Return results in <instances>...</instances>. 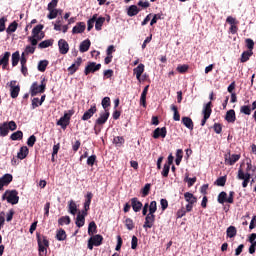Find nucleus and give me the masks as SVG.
Instances as JSON below:
<instances>
[{"label":"nucleus","mask_w":256,"mask_h":256,"mask_svg":"<svg viewBox=\"0 0 256 256\" xmlns=\"http://www.w3.org/2000/svg\"><path fill=\"white\" fill-rule=\"evenodd\" d=\"M5 200L11 205H17L19 203V192L17 190H6L2 195V201Z\"/></svg>","instance_id":"obj_1"},{"label":"nucleus","mask_w":256,"mask_h":256,"mask_svg":"<svg viewBox=\"0 0 256 256\" xmlns=\"http://www.w3.org/2000/svg\"><path fill=\"white\" fill-rule=\"evenodd\" d=\"M46 79L43 78L41 81V85L37 82H34L30 87V95L31 97H35V95H39V93H43L45 89H47Z\"/></svg>","instance_id":"obj_2"},{"label":"nucleus","mask_w":256,"mask_h":256,"mask_svg":"<svg viewBox=\"0 0 256 256\" xmlns=\"http://www.w3.org/2000/svg\"><path fill=\"white\" fill-rule=\"evenodd\" d=\"M235 192L230 191L229 192V197H227V192L222 191L218 194L217 201L220 203V205H224V203H230L233 204L235 203Z\"/></svg>","instance_id":"obj_3"},{"label":"nucleus","mask_w":256,"mask_h":256,"mask_svg":"<svg viewBox=\"0 0 256 256\" xmlns=\"http://www.w3.org/2000/svg\"><path fill=\"white\" fill-rule=\"evenodd\" d=\"M44 28V25L38 24L32 29V36L28 38V41H30L33 47L37 45V37H39V34L43 31Z\"/></svg>","instance_id":"obj_4"},{"label":"nucleus","mask_w":256,"mask_h":256,"mask_svg":"<svg viewBox=\"0 0 256 256\" xmlns=\"http://www.w3.org/2000/svg\"><path fill=\"white\" fill-rule=\"evenodd\" d=\"M103 245V236L101 234L92 235L91 238L88 240V249L93 251V247H99Z\"/></svg>","instance_id":"obj_5"},{"label":"nucleus","mask_w":256,"mask_h":256,"mask_svg":"<svg viewBox=\"0 0 256 256\" xmlns=\"http://www.w3.org/2000/svg\"><path fill=\"white\" fill-rule=\"evenodd\" d=\"M237 179H239L242 182V187L245 189L249 185V182L251 181V173L245 172L242 170V168H239Z\"/></svg>","instance_id":"obj_6"},{"label":"nucleus","mask_w":256,"mask_h":256,"mask_svg":"<svg viewBox=\"0 0 256 256\" xmlns=\"http://www.w3.org/2000/svg\"><path fill=\"white\" fill-rule=\"evenodd\" d=\"M211 107H213V103L211 101L205 104L203 107V119L201 121L202 127H205V123H207V120L209 119V117H211V113H213V109H211Z\"/></svg>","instance_id":"obj_7"},{"label":"nucleus","mask_w":256,"mask_h":256,"mask_svg":"<svg viewBox=\"0 0 256 256\" xmlns=\"http://www.w3.org/2000/svg\"><path fill=\"white\" fill-rule=\"evenodd\" d=\"M10 87V97L12 99H17L21 91V86L17 84L16 80H12L7 84Z\"/></svg>","instance_id":"obj_8"},{"label":"nucleus","mask_w":256,"mask_h":256,"mask_svg":"<svg viewBox=\"0 0 256 256\" xmlns=\"http://www.w3.org/2000/svg\"><path fill=\"white\" fill-rule=\"evenodd\" d=\"M109 115V110H104L101 112L100 116L95 121V129H97V127H103V125H105L109 120Z\"/></svg>","instance_id":"obj_9"},{"label":"nucleus","mask_w":256,"mask_h":256,"mask_svg":"<svg viewBox=\"0 0 256 256\" xmlns=\"http://www.w3.org/2000/svg\"><path fill=\"white\" fill-rule=\"evenodd\" d=\"M101 70V64L96 62H87V65L84 69V75H90V73H97Z\"/></svg>","instance_id":"obj_10"},{"label":"nucleus","mask_w":256,"mask_h":256,"mask_svg":"<svg viewBox=\"0 0 256 256\" xmlns=\"http://www.w3.org/2000/svg\"><path fill=\"white\" fill-rule=\"evenodd\" d=\"M225 159V165H233L234 163H237L241 159V154H232L231 152H228L224 156Z\"/></svg>","instance_id":"obj_11"},{"label":"nucleus","mask_w":256,"mask_h":256,"mask_svg":"<svg viewBox=\"0 0 256 256\" xmlns=\"http://www.w3.org/2000/svg\"><path fill=\"white\" fill-rule=\"evenodd\" d=\"M82 64H83V58L78 57L76 61L70 67H68L69 75H75V73L79 71V68L81 67Z\"/></svg>","instance_id":"obj_12"},{"label":"nucleus","mask_w":256,"mask_h":256,"mask_svg":"<svg viewBox=\"0 0 256 256\" xmlns=\"http://www.w3.org/2000/svg\"><path fill=\"white\" fill-rule=\"evenodd\" d=\"M152 137L153 139H159V137L165 139L167 137V127L156 128L152 133Z\"/></svg>","instance_id":"obj_13"},{"label":"nucleus","mask_w":256,"mask_h":256,"mask_svg":"<svg viewBox=\"0 0 256 256\" xmlns=\"http://www.w3.org/2000/svg\"><path fill=\"white\" fill-rule=\"evenodd\" d=\"M155 225V214H147L143 224L144 229H151Z\"/></svg>","instance_id":"obj_14"},{"label":"nucleus","mask_w":256,"mask_h":256,"mask_svg":"<svg viewBox=\"0 0 256 256\" xmlns=\"http://www.w3.org/2000/svg\"><path fill=\"white\" fill-rule=\"evenodd\" d=\"M58 47L61 55H67V53H69V43H67L65 39L58 41Z\"/></svg>","instance_id":"obj_15"},{"label":"nucleus","mask_w":256,"mask_h":256,"mask_svg":"<svg viewBox=\"0 0 256 256\" xmlns=\"http://www.w3.org/2000/svg\"><path fill=\"white\" fill-rule=\"evenodd\" d=\"M85 29H87V25H85V22H77L72 29V34L79 35V33H85Z\"/></svg>","instance_id":"obj_16"},{"label":"nucleus","mask_w":256,"mask_h":256,"mask_svg":"<svg viewBox=\"0 0 256 256\" xmlns=\"http://www.w3.org/2000/svg\"><path fill=\"white\" fill-rule=\"evenodd\" d=\"M13 181V175L11 174H5L0 178V191H3V187H7L9 183Z\"/></svg>","instance_id":"obj_17"},{"label":"nucleus","mask_w":256,"mask_h":256,"mask_svg":"<svg viewBox=\"0 0 256 256\" xmlns=\"http://www.w3.org/2000/svg\"><path fill=\"white\" fill-rule=\"evenodd\" d=\"M97 113V106L94 104L90 107V109H88L86 112H84L83 116H82V121H89V119H91V117H93V114Z\"/></svg>","instance_id":"obj_18"},{"label":"nucleus","mask_w":256,"mask_h":256,"mask_svg":"<svg viewBox=\"0 0 256 256\" xmlns=\"http://www.w3.org/2000/svg\"><path fill=\"white\" fill-rule=\"evenodd\" d=\"M134 75H136L137 81L141 83V75L145 73V64L140 63L136 68L133 69Z\"/></svg>","instance_id":"obj_19"},{"label":"nucleus","mask_w":256,"mask_h":256,"mask_svg":"<svg viewBox=\"0 0 256 256\" xmlns=\"http://www.w3.org/2000/svg\"><path fill=\"white\" fill-rule=\"evenodd\" d=\"M131 207L135 213H139L143 208V203L138 198L131 199Z\"/></svg>","instance_id":"obj_20"},{"label":"nucleus","mask_w":256,"mask_h":256,"mask_svg":"<svg viewBox=\"0 0 256 256\" xmlns=\"http://www.w3.org/2000/svg\"><path fill=\"white\" fill-rule=\"evenodd\" d=\"M225 121H227V123H235V121H237V115L235 114V110L230 109L226 112Z\"/></svg>","instance_id":"obj_21"},{"label":"nucleus","mask_w":256,"mask_h":256,"mask_svg":"<svg viewBox=\"0 0 256 256\" xmlns=\"http://www.w3.org/2000/svg\"><path fill=\"white\" fill-rule=\"evenodd\" d=\"M9 57H11V52H5L3 57L0 58V65H2V69H7V67H9Z\"/></svg>","instance_id":"obj_22"},{"label":"nucleus","mask_w":256,"mask_h":256,"mask_svg":"<svg viewBox=\"0 0 256 256\" xmlns=\"http://www.w3.org/2000/svg\"><path fill=\"white\" fill-rule=\"evenodd\" d=\"M141 8L137 7V5H131L127 9L128 17H135V15H139Z\"/></svg>","instance_id":"obj_23"},{"label":"nucleus","mask_w":256,"mask_h":256,"mask_svg":"<svg viewBox=\"0 0 256 256\" xmlns=\"http://www.w3.org/2000/svg\"><path fill=\"white\" fill-rule=\"evenodd\" d=\"M182 123L184 126H186L187 129H189L190 131H193L195 125L191 117H187V116L182 117Z\"/></svg>","instance_id":"obj_24"},{"label":"nucleus","mask_w":256,"mask_h":256,"mask_svg":"<svg viewBox=\"0 0 256 256\" xmlns=\"http://www.w3.org/2000/svg\"><path fill=\"white\" fill-rule=\"evenodd\" d=\"M91 47V40L86 39L80 43L79 51L80 53H87Z\"/></svg>","instance_id":"obj_25"},{"label":"nucleus","mask_w":256,"mask_h":256,"mask_svg":"<svg viewBox=\"0 0 256 256\" xmlns=\"http://www.w3.org/2000/svg\"><path fill=\"white\" fill-rule=\"evenodd\" d=\"M28 155H29V148H27V146H22L19 152L17 153L18 159H21V160L25 159Z\"/></svg>","instance_id":"obj_26"},{"label":"nucleus","mask_w":256,"mask_h":256,"mask_svg":"<svg viewBox=\"0 0 256 256\" xmlns=\"http://www.w3.org/2000/svg\"><path fill=\"white\" fill-rule=\"evenodd\" d=\"M93 199V193L87 192L85 196L84 209L85 211H89L91 207V200Z\"/></svg>","instance_id":"obj_27"},{"label":"nucleus","mask_w":256,"mask_h":256,"mask_svg":"<svg viewBox=\"0 0 256 256\" xmlns=\"http://www.w3.org/2000/svg\"><path fill=\"white\" fill-rule=\"evenodd\" d=\"M77 211V203H75L73 200H70L68 202V212L70 215H77Z\"/></svg>","instance_id":"obj_28"},{"label":"nucleus","mask_w":256,"mask_h":256,"mask_svg":"<svg viewBox=\"0 0 256 256\" xmlns=\"http://www.w3.org/2000/svg\"><path fill=\"white\" fill-rule=\"evenodd\" d=\"M253 57V52L246 50L241 54L240 63H247Z\"/></svg>","instance_id":"obj_29"},{"label":"nucleus","mask_w":256,"mask_h":256,"mask_svg":"<svg viewBox=\"0 0 256 256\" xmlns=\"http://www.w3.org/2000/svg\"><path fill=\"white\" fill-rule=\"evenodd\" d=\"M184 198H185V201H187V203H191V204L197 203V197H195L193 193H190V192L184 193Z\"/></svg>","instance_id":"obj_30"},{"label":"nucleus","mask_w":256,"mask_h":256,"mask_svg":"<svg viewBox=\"0 0 256 256\" xmlns=\"http://www.w3.org/2000/svg\"><path fill=\"white\" fill-rule=\"evenodd\" d=\"M9 135V127L7 122L0 124V137H7Z\"/></svg>","instance_id":"obj_31"},{"label":"nucleus","mask_w":256,"mask_h":256,"mask_svg":"<svg viewBox=\"0 0 256 256\" xmlns=\"http://www.w3.org/2000/svg\"><path fill=\"white\" fill-rule=\"evenodd\" d=\"M37 242H38V245L41 244L44 247H49V240L47 239L46 236H41L37 234Z\"/></svg>","instance_id":"obj_32"},{"label":"nucleus","mask_w":256,"mask_h":256,"mask_svg":"<svg viewBox=\"0 0 256 256\" xmlns=\"http://www.w3.org/2000/svg\"><path fill=\"white\" fill-rule=\"evenodd\" d=\"M170 109H171V111H173V113H174L173 119H174L175 121H181V114H179V110H178L177 106L174 105V104H172V105L170 106Z\"/></svg>","instance_id":"obj_33"},{"label":"nucleus","mask_w":256,"mask_h":256,"mask_svg":"<svg viewBox=\"0 0 256 256\" xmlns=\"http://www.w3.org/2000/svg\"><path fill=\"white\" fill-rule=\"evenodd\" d=\"M21 59V55L19 54V51H16L12 54V67H17L19 65V61Z\"/></svg>","instance_id":"obj_34"},{"label":"nucleus","mask_w":256,"mask_h":256,"mask_svg":"<svg viewBox=\"0 0 256 256\" xmlns=\"http://www.w3.org/2000/svg\"><path fill=\"white\" fill-rule=\"evenodd\" d=\"M10 139L12 141H21V139H23V131L18 130L16 132L12 133L10 136Z\"/></svg>","instance_id":"obj_35"},{"label":"nucleus","mask_w":256,"mask_h":256,"mask_svg":"<svg viewBox=\"0 0 256 256\" xmlns=\"http://www.w3.org/2000/svg\"><path fill=\"white\" fill-rule=\"evenodd\" d=\"M75 223H76V226L79 228L85 225V218H84V215H81V212H78Z\"/></svg>","instance_id":"obj_36"},{"label":"nucleus","mask_w":256,"mask_h":256,"mask_svg":"<svg viewBox=\"0 0 256 256\" xmlns=\"http://www.w3.org/2000/svg\"><path fill=\"white\" fill-rule=\"evenodd\" d=\"M104 23H105V17L96 18V20H95L96 31H101Z\"/></svg>","instance_id":"obj_37"},{"label":"nucleus","mask_w":256,"mask_h":256,"mask_svg":"<svg viewBox=\"0 0 256 256\" xmlns=\"http://www.w3.org/2000/svg\"><path fill=\"white\" fill-rule=\"evenodd\" d=\"M49 14L47 15L48 19H57V15H59V9L48 8Z\"/></svg>","instance_id":"obj_38"},{"label":"nucleus","mask_w":256,"mask_h":256,"mask_svg":"<svg viewBox=\"0 0 256 256\" xmlns=\"http://www.w3.org/2000/svg\"><path fill=\"white\" fill-rule=\"evenodd\" d=\"M226 235L230 239H233V237H235L237 235V228H235V226L228 227L226 230Z\"/></svg>","instance_id":"obj_39"},{"label":"nucleus","mask_w":256,"mask_h":256,"mask_svg":"<svg viewBox=\"0 0 256 256\" xmlns=\"http://www.w3.org/2000/svg\"><path fill=\"white\" fill-rule=\"evenodd\" d=\"M125 227L128 229V231H133L135 229V222H133V219L126 218L124 221Z\"/></svg>","instance_id":"obj_40"},{"label":"nucleus","mask_w":256,"mask_h":256,"mask_svg":"<svg viewBox=\"0 0 256 256\" xmlns=\"http://www.w3.org/2000/svg\"><path fill=\"white\" fill-rule=\"evenodd\" d=\"M56 239L57 241H65V239H67V232L63 229L58 230L56 233Z\"/></svg>","instance_id":"obj_41"},{"label":"nucleus","mask_w":256,"mask_h":256,"mask_svg":"<svg viewBox=\"0 0 256 256\" xmlns=\"http://www.w3.org/2000/svg\"><path fill=\"white\" fill-rule=\"evenodd\" d=\"M49 65V61L48 60H42L38 63V71H40L41 73H45V71L47 70V66Z\"/></svg>","instance_id":"obj_42"},{"label":"nucleus","mask_w":256,"mask_h":256,"mask_svg":"<svg viewBox=\"0 0 256 256\" xmlns=\"http://www.w3.org/2000/svg\"><path fill=\"white\" fill-rule=\"evenodd\" d=\"M17 27H19V24L16 21L12 22L6 29V33H8V35L15 33L17 31Z\"/></svg>","instance_id":"obj_43"},{"label":"nucleus","mask_w":256,"mask_h":256,"mask_svg":"<svg viewBox=\"0 0 256 256\" xmlns=\"http://www.w3.org/2000/svg\"><path fill=\"white\" fill-rule=\"evenodd\" d=\"M94 233H97V224L92 221L88 225V235L92 236Z\"/></svg>","instance_id":"obj_44"},{"label":"nucleus","mask_w":256,"mask_h":256,"mask_svg":"<svg viewBox=\"0 0 256 256\" xmlns=\"http://www.w3.org/2000/svg\"><path fill=\"white\" fill-rule=\"evenodd\" d=\"M226 183H227V176H221L217 178V180L214 182V185H217L218 187H225Z\"/></svg>","instance_id":"obj_45"},{"label":"nucleus","mask_w":256,"mask_h":256,"mask_svg":"<svg viewBox=\"0 0 256 256\" xmlns=\"http://www.w3.org/2000/svg\"><path fill=\"white\" fill-rule=\"evenodd\" d=\"M53 46V40H44L38 44L39 49H47V47Z\"/></svg>","instance_id":"obj_46"},{"label":"nucleus","mask_w":256,"mask_h":256,"mask_svg":"<svg viewBox=\"0 0 256 256\" xmlns=\"http://www.w3.org/2000/svg\"><path fill=\"white\" fill-rule=\"evenodd\" d=\"M97 17L98 15L97 14H94L92 16V18H90L88 21H87V31H91V29H93L94 25H95V21H97Z\"/></svg>","instance_id":"obj_47"},{"label":"nucleus","mask_w":256,"mask_h":256,"mask_svg":"<svg viewBox=\"0 0 256 256\" xmlns=\"http://www.w3.org/2000/svg\"><path fill=\"white\" fill-rule=\"evenodd\" d=\"M148 215H155L157 213V201L150 202Z\"/></svg>","instance_id":"obj_48"},{"label":"nucleus","mask_w":256,"mask_h":256,"mask_svg":"<svg viewBox=\"0 0 256 256\" xmlns=\"http://www.w3.org/2000/svg\"><path fill=\"white\" fill-rule=\"evenodd\" d=\"M69 121L66 120L63 116L57 121L56 125H59L62 127V129H67V126L69 125Z\"/></svg>","instance_id":"obj_49"},{"label":"nucleus","mask_w":256,"mask_h":256,"mask_svg":"<svg viewBox=\"0 0 256 256\" xmlns=\"http://www.w3.org/2000/svg\"><path fill=\"white\" fill-rule=\"evenodd\" d=\"M245 43L248 51L253 52V49H255V42L253 41V39L247 38L245 40Z\"/></svg>","instance_id":"obj_50"},{"label":"nucleus","mask_w":256,"mask_h":256,"mask_svg":"<svg viewBox=\"0 0 256 256\" xmlns=\"http://www.w3.org/2000/svg\"><path fill=\"white\" fill-rule=\"evenodd\" d=\"M101 105H102L104 111H108V110H107V107H111V98H109V97H104V98L102 99Z\"/></svg>","instance_id":"obj_51"},{"label":"nucleus","mask_w":256,"mask_h":256,"mask_svg":"<svg viewBox=\"0 0 256 256\" xmlns=\"http://www.w3.org/2000/svg\"><path fill=\"white\" fill-rule=\"evenodd\" d=\"M113 143L116 144V147H121L125 143V138L123 136H116L113 139Z\"/></svg>","instance_id":"obj_52"},{"label":"nucleus","mask_w":256,"mask_h":256,"mask_svg":"<svg viewBox=\"0 0 256 256\" xmlns=\"http://www.w3.org/2000/svg\"><path fill=\"white\" fill-rule=\"evenodd\" d=\"M71 223V218L69 216H62L58 220L59 225H69Z\"/></svg>","instance_id":"obj_53"},{"label":"nucleus","mask_w":256,"mask_h":256,"mask_svg":"<svg viewBox=\"0 0 256 256\" xmlns=\"http://www.w3.org/2000/svg\"><path fill=\"white\" fill-rule=\"evenodd\" d=\"M47 248H49V246H43L40 242V244H38L39 256H47Z\"/></svg>","instance_id":"obj_54"},{"label":"nucleus","mask_w":256,"mask_h":256,"mask_svg":"<svg viewBox=\"0 0 256 256\" xmlns=\"http://www.w3.org/2000/svg\"><path fill=\"white\" fill-rule=\"evenodd\" d=\"M251 106L249 105H243L240 107V113H243L244 115H251Z\"/></svg>","instance_id":"obj_55"},{"label":"nucleus","mask_w":256,"mask_h":256,"mask_svg":"<svg viewBox=\"0 0 256 256\" xmlns=\"http://www.w3.org/2000/svg\"><path fill=\"white\" fill-rule=\"evenodd\" d=\"M226 23H228V25H230V27L239 25V21H237L236 18H233V16H228L226 19Z\"/></svg>","instance_id":"obj_56"},{"label":"nucleus","mask_w":256,"mask_h":256,"mask_svg":"<svg viewBox=\"0 0 256 256\" xmlns=\"http://www.w3.org/2000/svg\"><path fill=\"white\" fill-rule=\"evenodd\" d=\"M151 191V184L147 183L145 186L142 188V197H147L149 195V192Z\"/></svg>","instance_id":"obj_57"},{"label":"nucleus","mask_w":256,"mask_h":256,"mask_svg":"<svg viewBox=\"0 0 256 256\" xmlns=\"http://www.w3.org/2000/svg\"><path fill=\"white\" fill-rule=\"evenodd\" d=\"M140 105H142L144 109L147 108V93L142 92L140 96Z\"/></svg>","instance_id":"obj_58"},{"label":"nucleus","mask_w":256,"mask_h":256,"mask_svg":"<svg viewBox=\"0 0 256 256\" xmlns=\"http://www.w3.org/2000/svg\"><path fill=\"white\" fill-rule=\"evenodd\" d=\"M73 115H75V110L71 109V110H68V112L64 113V116L62 117L70 123L71 117H73Z\"/></svg>","instance_id":"obj_59"},{"label":"nucleus","mask_w":256,"mask_h":256,"mask_svg":"<svg viewBox=\"0 0 256 256\" xmlns=\"http://www.w3.org/2000/svg\"><path fill=\"white\" fill-rule=\"evenodd\" d=\"M170 170H171V166H169V164H164L163 170L161 172L162 177H169Z\"/></svg>","instance_id":"obj_60"},{"label":"nucleus","mask_w":256,"mask_h":256,"mask_svg":"<svg viewBox=\"0 0 256 256\" xmlns=\"http://www.w3.org/2000/svg\"><path fill=\"white\" fill-rule=\"evenodd\" d=\"M37 143V137L35 135H31L27 140L28 147H33Z\"/></svg>","instance_id":"obj_61"},{"label":"nucleus","mask_w":256,"mask_h":256,"mask_svg":"<svg viewBox=\"0 0 256 256\" xmlns=\"http://www.w3.org/2000/svg\"><path fill=\"white\" fill-rule=\"evenodd\" d=\"M176 70L178 71V73H187V71H189V65H179L177 66Z\"/></svg>","instance_id":"obj_62"},{"label":"nucleus","mask_w":256,"mask_h":256,"mask_svg":"<svg viewBox=\"0 0 256 256\" xmlns=\"http://www.w3.org/2000/svg\"><path fill=\"white\" fill-rule=\"evenodd\" d=\"M96 161H97V155H91L87 159V165H89L90 167H93V165H95Z\"/></svg>","instance_id":"obj_63"},{"label":"nucleus","mask_w":256,"mask_h":256,"mask_svg":"<svg viewBox=\"0 0 256 256\" xmlns=\"http://www.w3.org/2000/svg\"><path fill=\"white\" fill-rule=\"evenodd\" d=\"M8 131H15L17 130V123L15 121L7 122Z\"/></svg>","instance_id":"obj_64"}]
</instances>
